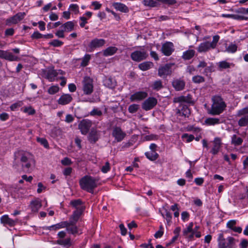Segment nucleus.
<instances>
[{"label": "nucleus", "mask_w": 248, "mask_h": 248, "mask_svg": "<svg viewBox=\"0 0 248 248\" xmlns=\"http://www.w3.org/2000/svg\"><path fill=\"white\" fill-rule=\"evenodd\" d=\"M152 88L156 91H158L163 88L162 82L160 80L155 81L152 84Z\"/></svg>", "instance_id": "44"}, {"label": "nucleus", "mask_w": 248, "mask_h": 248, "mask_svg": "<svg viewBox=\"0 0 248 248\" xmlns=\"http://www.w3.org/2000/svg\"><path fill=\"white\" fill-rule=\"evenodd\" d=\"M237 49V46L234 44L231 43L226 48V50L229 53H234L236 51Z\"/></svg>", "instance_id": "48"}, {"label": "nucleus", "mask_w": 248, "mask_h": 248, "mask_svg": "<svg viewBox=\"0 0 248 248\" xmlns=\"http://www.w3.org/2000/svg\"><path fill=\"white\" fill-rule=\"evenodd\" d=\"M72 100L73 98L70 94H63L61 96L57 102L60 105H65L70 103Z\"/></svg>", "instance_id": "20"}, {"label": "nucleus", "mask_w": 248, "mask_h": 248, "mask_svg": "<svg viewBox=\"0 0 248 248\" xmlns=\"http://www.w3.org/2000/svg\"><path fill=\"white\" fill-rule=\"evenodd\" d=\"M173 102L175 103H179L180 104H183V103H186L188 104H193L192 96L188 94L186 96L181 95L175 97L173 98Z\"/></svg>", "instance_id": "16"}, {"label": "nucleus", "mask_w": 248, "mask_h": 248, "mask_svg": "<svg viewBox=\"0 0 248 248\" xmlns=\"http://www.w3.org/2000/svg\"><path fill=\"white\" fill-rule=\"evenodd\" d=\"M61 163L63 165L68 166L72 164V162L70 158L68 157H65L61 160Z\"/></svg>", "instance_id": "61"}, {"label": "nucleus", "mask_w": 248, "mask_h": 248, "mask_svg": "<svg viewBox=\"0 0 248 248\" xmlns=\"http://www.w3.org/2000/svg\"><path fill=\"white\" fill-rule=\"evenodd\" d=\"M68 224V221H62L56 224H54L46 227V229L49 231H56L57 230L64 228Z\"/></svg>", "instance_id": "24"}, {"label": "nucleus", "mask_w": 248, "mask_h": 248, "mask_svg": "<svg viewBox=\"0 0 248 248\" xmlns=\"http://www.w3.org/2000/svg\"><path fill=\"white\" fill-rule=\"evenodd\" d=\"M220 123V119L217 118H208L205 120V124L208 125H214Z\"/></svg>", "instance_id": "39"}, {"label": "nucleus", "mask_w": 248, "mask_h": 248, "mask_svg": "<svg viewBox=\"0 0 248 248\" xmlns=\"http://www.w3.org/2000/svg\"><path fill=\"white\" fill-rule=\"evenodd\" d=\"M157 99L154 97H149L145 100L142 105V108L146 110H149L154 108L157 104Z\"/></svg>", "instance_id": "12"}, {"label": "nucleus", "mask_w": 248, "mask_h": 248, "mask_svg": "<svg viewBox=\"0 0 248 248\" xmlns=\"http://www.w3.org/2000/svg\"><path fill=\"white\" fill-rule=\"evenodd\" d=\"M153 66V63L150 62H145L139 65V68L142 71H146Z\"/></svg>", "instance_id": "38"}, {"label": "nucleus", "mask_w": 248, "mask_h": 248, "mask_svg": "<svg viewBox=\"0 0 248 248\" xmlns=\"http://www.w3.org/2000/svg\"><path fill=\"white\" fill-rule=\"evenodd\" d=\"M14 156L15 160H20L22 168L26 170H29L30 168L35 164L33 155L29 152L17 151L15 153Z\"/></svg>", "instance_id": "1"}, {"label": "nucleus", "mask_w": 248, "mask_h": 248, "mask_svg": "<svg viewBox=\"0 0 248 248\" xmlns=\"http://www.w3.org/2000/svg\"><path fill=\"white\" fill-rule=\"evenodd\" d=\"M0 222L4 226L8 225L10 227H13L16 224V222L7 215H3L0 217Z\"/></svg>", "instance_id": "23"}, {"label": "nucleus", "mask_w": 248, "mask_h": 248, "mask_svg": "<svg viewBox=\"0 0 248 248\" xmlns=\"http://www.w3.org/2000/svg\"><path fill=\"white\" fill-rule=\"evenodd\" d=\"M37 141L40 143L41 145L44 146L46 148L49 147V144L47 140L45 138H37Z\"/></svg>", "instance_id": "54"}, {"label": "nucleus", "mask_w": 248, "mask_h": 248, "mask_svg": "<svg viewBox=\"0 0 248 248\" xmlns=\"http://www.w3.org/2000/svg\"><path fill=\"white\" fill-rule=\"evenodd\" d=\"M248 114V106L245 107L241 109H240L237 113V115L239 116L246 115Z\"/></svg>", "instance_id": "60"}, {"label": "nucleus", "mask_w": 248, "mask_h": 248, "mask_svg": "<svg viewBox=\"0 0 248 248\" xmlns=\"http://www.w3.org/2000/svg\"><path fill=\"white\" fill-rule=\"evenodd\" d=\"M92 125V121L89 120H83L78 124V128L83 135L88 133L90 128Z\"/></svg>", "instance_id": "11"}, {"label": "nucleus", "mask_w": 248, "mask_h": 248, "mask_svg": "<svg viewBox=\"0 0 248 248\" xmlns=\"http://www.w3.org/2000/svg\"><path fill=\"white\" fill-rule=\"evenodd\" d=\"M236 223L235 220H231L229 221L227 223V227L232 230L235 227Z\"/></svg>", "instance_id": "63"}, {"label": "nucleus", "mask_w": 248, "mask_h": 248, "mask_svg": "<svg viewBox=\"0 0 248 248\" xmlns=\"http://www.w3.org/2000/svg\"><path fill=\"white\" fill-rule=\"evenodd\" d=\"M112 135L117 142H120L124 139L126 136V133L120 127L115 126L113 128Z\"/></svg>", "instance_id": "8"}, {"label": "nucleus", "mask_w": 248, "mask_h": 248, "mask_svg": "<svg viewBox=\"0 0 248 248\" xmlns=\"http://www.w3.org/2000/svg\"><path fill=\"white\" fill-rule=\"evenodd\" d=\"M182 138L184 140H185L186 142H189L193 140L194 137L192 135H189L187 133H185L182 136Z\"/></svg>", "instance_id": "52"}, {"label": "nucleus", "mask_w": 248, "mask_h": 248, "mask_svg": "<svg viewBox=\"0 0 248 248\" xmlns=\"http://www.w3.org/2000/svg\"><path fill=\"white\" fill-rule=\"evenodd\" d=\"M219 39L220 36L218 35H214L211 42L206 41L201 43L197 48V51L199 53H202L207 52L210 49H215L217 46Z\"/></svg>", "instance_id": "4"}, {"label": "nucleus", "mask_w": 248, "mask_h": 248, "mask_svg": "<svg viewBox=\"0 0 248 248\" xmlns=\"http://www.w3.org/2000/svg\"><path fill=\"white\" fill-rule=\"evenodd\" d=\"M164 233V228L163 226L161 225L159 226V229L158 231H157L155 234H154V236L155 238H161Z\"/></svg>", "instance_id": "53"}, {"label": "nucleus", "mask_w": 248, "mask_h": 248, "mask_svg": "<svg viewBox=\"0 0 248 248\" xmlns=\"http://www.w3.org/2000/svg\"><path fill=\"white\" fill-rule=\"evenodd\" d=\"M83 212V211L75 210L71 216L70 217L69 221L71 222V223H76L79 219L80 216L82 215Z\"/></svg>", "instance_id": "31"}, {"label": "nucleus", "mask_w": 248, "mask_h": 248, "mask_svg": "<svg viewBox=\"0 0 248 248\" xmlns=\"http://www.w3.org/2000/svg\"><path fill=\"white\" fill-rule=\"evenodd\" d=\"M30 208L33 212H37L42 206L41 201L38 199H35L31 202Z\"/></svg>", "instance_id": "21"}, {"label": "nucleus", "mask_w": 248, "mask_h": 248, "mask_svg": "<svg viewBox=\"0 0 248 248\" xmlns=\"http://www.w3.org/2000/svg\"><path fill=\"white\" fill-rule=\"evenodd\" d=\"M70 205L75 209V211H84L85 210V206L80 199L71 201Z\"/></svg>", "instance_id": "19"}, {"label": "nucleus", "mask_w": 248, "mask_h": 248, "mask_svg": "<svg viewBox=\"0 0 248 248\" xmlns=\"http://www.w3.org/2000/svg\"><path fill=\"white\" fill-rule=\"evenodd\" d=\"M157 1L156 0H143L142 3L146 6L155 7L157 6Z\"/></svg>", "instance_id": "42"}, {"label": "nucleus", "mask_w": 248, "mask_h": 248, "mask_svg": "<svg viewBox=\"0 0 248 248\" xmlns=\"http://www.w3.org/2000/svg\"><path fill=\"white\" fill-rule=\"evenodd\" d=\"M172 86L176 91H181L184 89L185 82L181 79H175L172 82Z\"/></svg>", "instance_id": "25"}, {"label": "nucleus", "mask_w": 248, "mask_h": 248, "mask_svg": "<svg viewBox=\"0 0 248 248\" xmlns=\"http://www.w3.org/2000/svg\"><path fill=\"white\" fill-rule=\"evenodd\" d=\"M75 24L73 21H68L63 24L61 28L65 32H70L74 30Z\"/></svg>", "instance_id": "33"}, {"label": "nucleus", "mask_w": 248, "mask_h": 248, "mask_svg": "<svg viewBox=\"0 0 248 248\" xmlns=\"http://www.w3.org/2000/svg\"><path fill=\"white\" fill-rule=\"evenodd\" d=\"M118 50V48L115 46H109L103 51V54L105 57L110 56L115 54Z\"/></svg>", "instance_id": "30"}, {"label": "nucleus", "mask_w": 248, "mask_h": 248, "mask_svg": "<svg viewBox=\"0 0 248 248\" xmlns=\"http://www.w3.org/2000/svg\"><path fill=\"white\" fill-rule=\"evenodd\" d=\"M99 135L97 131L94 128L92 129L88 136V140L91 143H95L98 140Z\"/></svg>", "instance_id": "26"}, {"label": "nucleus", "mask_w": 248, "mask_h": 248, "mask_svg": "<svg viewBox=\"0 0 248 248\" xmlns=\"http://www.w3.org/2000/svg\"><path fill=\"white\" fill-rule=\"evenodd\" d=\"M63 43L57 39H55L49 43V44L54 47L61 46L63 45Z\"/></svg>", "instance_id": "55"}, {"label": "nucleus", "mask_w": 248, "mask_h": 248, "mask_svg": "<svg viewBox=\"0 0 248 248\" xmlns=\"http://www.w3.org/2000/svg\"><path fill=\"white\" fill-rule=\"evenodd\" d=\"M26 15L24 12H19L15 16L7 18L6 20V25L10 26L12 24H16L21 21Z\"/></svg>", "instance_id": "10"}, {"label": "nucleus", "mask_w": 248, "mask_h": 248, "mask_svg": "<svg viewBox=\"0 0 248 248\" xmlns=\"http://www.w3.org/2000/svg\"><path fill=\"white\" fill-rule=\"evenodd\" d=\"M43 37V35L40 33L39 31H34L31 35V38L33 39H39Z\"/></svg>", "instance_id": "64"}, {"label": "nucleus", "mask_w": 248, "mask_h": 248, "mask_svg": "<svg viewBox=\"0 0 248 248\" xmlns=\"http://www.w3.org/2000/svg\"><path fill=\"white\" fill-rule=\"evenodd\" d=\"M192 81L195 83H200L204 82V78L200 75L195 76L192 78Z\"/></svg>", "instance_id": "49"}, {"label": "nucleus", "mask_w": 248, "mask_h": 248, "mask_svg": "<svg viewBox=\"0 0 248 248\" xmlns=\"http://www.w3.org/2000/svg\"><path fill=\"white\" fill-rule=\"evenodd\" d=\"M158 2H160L162 3L167 4L168 5H173L176 3L175 0H156Z\"/></svg>", "instance_id": "62"}, {"label": "nucleus", "mask_w": 248, "mask_h": 248, "mask_svg": "<svg viewBox=\"0 0 248 248\" xmlns=\"http://www.w3.org/2000/svg\"><path fill=\"white\" fill-rule=\"evenodd\" d=\"M91 56L89 54H86L82 59L80 65L82 67H85L88 64L90 60Z\"/></svg>", "instance_id": "47"}, {"label": "nucleus", "mask_w": 248, "mask_h": 248, "mask_svg": "<svg viewBox=\"0 0 248 248\" xmlns=\"http://www.w3.org/2000/svg\"><path fill=\"white\" fill-rule=\"evenodd\" d=\"M218 67L220 70L223 69L230 68L231 66H233L232 63H230L225 61H221L218 62Z\"/></svg>", "instance_id": "41"}, {"label": "nucleus", "mask_w": 248, "mask_h": 248, "mask_svg": "<svg viewBox=\"0 0 248 248\" xmlns=\"http://www.w3.org/2000/svg\"><path fill=\"white\" fill-rule=\"evenodd\" d=\"M161 50L164 55L169 56L174 50V45L171 42H167L162 45Z\"/></svg>", "instance_id": "13"}, {"label": "nucleus", "mask_w": 248, "mask_h": 248, "mask_svg": "<svg viewBox=\"0 0 248 248\" xmlns=\"http://www.w3.org/2000/svg\"><path fill=\"white\" fill-rule=\"evenodd\" d=\"M193 222H190L189 223L187 227L183 230V233L184 236L187 235L188 233H190L195 230L193 229Z\"/></svg>", "instance_id": "45"}, {"label": "nucleus", "mask_w": 248, "mask_h": 248, "mask_svg": "<svg viewBox=\"0 0 248 248\" xmlns=\"http://www.w3.org/2000/svg\"><path fill=\"white\" fill-rule=\"evenodd\" d=\"M59 90L60 88L58 85H53L48 88L47 93L49 94L53 95L57 93Z\"/></svg>", "instance_id": "46"}, {"label": "nucleus", "mask_w": 248, "mask_h": 248, "mask_svg": "<svg viewBox=\"0 0 248 248\" xmlns=\"http://www.w3.org/2000/svg\"><path fill=\"white\" fill-rule=\"evenodd\" d=\"M90 115L93 116H101L102 115V112L98 108H94L90 112Z\"/></svg>", "instance_id": "51"}, {"label": "nucleus", "mask_w": 248, "mask_h": 248, "mask_svg": "<svg viewBox=\"0 0 248 248\" xmlns=\"http://www.w3.org/2000/svg\"><path fill=\"white\" fill-rule=\"evenodd\" d=\"M97 179L86 175L80 180L79 185L82 189L93 193L94 189L97 186Z\"/></svg>", "instance_id": "3"}, {"label": "nucleus", "mask_w": 248, "mask_h": 248, "mask_svg": "<svg viewBox=\"0 0 248 248\" xmlns=\"http://www.w3.org/2000/svg\"><path fill=\"white\" fill-rule=\"evenodd\" d=\"M173 65L172 63H167L160 66L158 70V75L162 78H166L170 75L172 73L171 68Z\"/></svg>", "instance_id": "7"}, {"label": "nucleus", "mask_w": 248, "mask_h": 248, "mask_svg": "<svg viewBox=\"0 0 248 248\" xmlns=\"http://www.w3.org/2000/svg\"><path fill=\"white\" fill-rule=\"evenodd\" d=\"M238 124L240 126H248V115L242 117L238 122Z\"/></svg>", "instance_id": "43"}, {"label": "nucleus", "mask_w": 248, "mask_h": 248, "mask_svg": "<svg viewBox=\"0 0 248 248\" xmlns=\"http://www.w3.org/2000/svg\"><path fill=\"white\" fill-rule=\"evenodd\" d=\"M57 77V73L56 70L54 69H50L47 70L46 78H47L49 81H53L55 79V78Z\"/></svg>", "instance_id": "35"}, {"label": "nucleus", "mask_w": 248, "mask_h": 248, "mask_svg": "<svg viewBox=\"0 0 248 248\" xmlns=\"http://www.w3.org/2000/svg\"><path fill=\"white\" fill-rule=\"evenodd\" d=\"M23 111L29 115H33L35 113V110L31 107H25Z\"/></svg>", "instance_id": "56"}, {"label": "nucleus", "mask_w": 248, "mask_h": 248, "mask_svg": "<svg viewBox=\"0 0 248 248\" xmlns=\"http://www.w3.org/2000/svg\"><path fill=\"white\" fill-rule=\"evenodd\" d=\"M75 223H71L68 221V224L65 226L66 230L72 234H76L78 233V228Z\"/></svg>", "instance_id": "27"}, {"label": "nucleus", "mask_w": 248, "mask_h": 248, "mask_svg": "<svg viewBox=\"0 0 248 248\" xmlns=\"http://www.w3.org/2000/svg\"><path fill=\"white\" fill-rule=\"evenodd\" d=\"M93 81L89 77H84L82 81V90L85 95H90L93 91Z\"/></svg>", "instance_id": "5"}, {"label": "nucleus", "mask_w": 248, "mask_h": 248, "mask_svg": "<svg viewBox=\"0 0 248 248\" xmlns=\"http://www.w3.org/2000/svg\"><path fill=\"white\" fill-rule=\"evenodd\" d=\"M161 214L162 216L166 219L168 224H169L172 218L171 213L168 209L164 208L163 212H161Z\"/></svg>", "instance_id": "37"}, {"label": "nucleus", "mask_w": 248, "mask_h": 248, "mask_svg": "<svg viewBox=\"0 0 248 248\" xmlns=\"http://www.w3.org/2000/svg\"><path fill=\"white\" fill-rule=\"evenodd\" d=\"M110 164L108 162H106L101 168V171L103 173H107L110 170Z\"/></svg>", "instance_id": "58"}, {"label": "nucleus", "mask_w": 248, "mask_h": 248, "mask_svg": "<svg viewBox=\"0 0 248 248\" xmlns=\"http://www.w3.org/2000/svg\"><path fill=\"white\" fill-rule=\"evenodd\" d=\"M148 94L145 92H138L130 96V100L131 102L140 101L145 98Z\"/></svg>", "instance_id": "18"}, {"label": "nucleus", "mask_w": 248, "mask_h": 248, "mask_svg": "<svg viewBox=\"0 0 248 248\" xmlns=\"http://www.w3.org/2000/svg\"><path fill=\"white\" fill-rule=\"evenodd\" d=\"M189 214L187 211H184L181 214V218L184 222L187 221L189 218Z\"/></svg>", "instance_id": "59"}, {"label": "nucleus", "mask_w": 248, "mask_h": 248, "mask_svg": "<svg viewBox=\"0 0 248 248\" xmlns=\"http://www.w3.org/2000/svg\"><path fill=\"white\" fill-rule=\"evenodd\" d=\"M139 108V105L138 104H132L128 107V111L130 113H134L136 112Z\"/></svg>", "instance_id": "50"}, {"label": "nucleus", "mask_w": 248, "mask_h": 248, "mask_svg": "<svg viewBox=\"0 0 248 248\" xmlns=\"http://www.w3.org/2000/svg\"><path fill=\"white\" fill-rule=\"evenodd\" d=\"M104 84L109 88L113 89L116 86V82L113 78H108L104 79Z\"/></svg>", "instance_id": "32"}, {"label": "nucleus", "mask_w": 248, "mask_h": 248, "mask_svg": "<svg viewBox=\"0 0 248 248\" xmlns=\"http://www.w3.org/2000/svg\"><path fill=\"white\" fill-rule=\"evenodd\" d=\"M212 104L208 113L212 115H217L222 113L226 108V104L223 99L218 95L212 98Z\"/></svg>", "instance_id": "2"}, {"label": "nucleus", "mask_w": 248, "mask_h": 248, "mask_svg": "<svg viewBox=\"0 0 248 248\" xmlns=\"http://www.w3.org/2000/svg\"><path fill=\"white\" fill-rule=\"evenodd\" d=\"M243 140L236 134H233L231 136V143L234 146H239L242 145Z\"/></svg>", "instance_id": "28"}, {"label": "nucleus", "mask_w": 248, "mask_h": 248, "mask_svg": "<svg viewBox=\"0 0 248 248\" xmlns=\"http://www.w3.org/2000/svg\"><path fill=\"white\" fill-rule=\"evenodd\" d=\"M147 53L144 50H136L131 54V59L135 62H140L147 58Z\"/></svg>", "instance_id": "9"}, {"label": "nucleus", "mask_w": 248, "mask_h": 248, "mask_svg": "<svg viewBox=\"0 0 248 248\" xmlns=\"http://www.w3.org/2000/svg\"><path fill=\"white\" fill-rule=\"evenodd\" d=\"M218 248H233L234 239L232 237H228L225 239L222 233H220L218 238Z\"/></svg>", "instance_id": "6"}, {"label": "nucleus", "mask_w": 248, "mask_h": 248, "mask_svg": "<svg viewBox=\"0 0 248 248\" xmlns=\"http://www.w3.org/2000/svg\"><path fill=\"white\" fill-rule=\"evenodd\" d=\"M146 157L151 161H154L157 159L158 154L155 151L148 152L145 153Z\"/></svg>", "instance_id": "40"}, {"label": "nucleus", "mask_w": 248, "mask_h": 248, "mask_svg": "<svg viewBox=\"0 0 248 248\" xmlns=\"http://www.w3.org/2000/svg\"><path fill=\"white\" fill-rule=\"evenodd\" d=\"M57 244L63 246L66 248H69L71 245V240L70 238L65 239H59L57 240Z\"/></svg>", "instance_id": "36"}, {"label": "nucleus", "mask_w": 248, "mask_h": 248, "mask_svg": "<svg viewBox=\"0 0 248 248\" xmlns=\"http://www.w3.org/2000/svg\"><path fill=\"white\" fill-rule=\"evenodd\" d=\"M23 105V103L22 101H19L13 104L10 106V109L12 111H15L17 108L22 106Z\"/></svg>", "instance_id": "57"}, {"label": "nucleus", "mask_w": 248, "mask_h": 248, "mask_svg": "<svg viewBox=\"0 0 248 248\" xmlns=\"http://www.w3.org/2000/svg\"><path fill=\"white\" fill-rule=\"evenodd\" d=\"M195 54L193 49H189L183 52L182 58L185 60H189L192 58Z\"/></svg>", "instance_id": "34"}, {"label": "nucleus", "mask_w": 248, "mask_h": 248, "mask_svg": "<svg viewBox=\"0 0 248 248\" xmlns=\"http://www.w3.org/2000/svg\"><path fill=\"white\" fill-rule=\"evenodd\" d=\"M213 147L211 152L213 155H216L219 152L221 145V140L219 138H215L213 141Z\"/></svg>", "instance_id": "22"}, {"label": "nucleus", "mask_w": 248, "mask_h": 248, "mask_svg": "<svg viewBox=\"0 0 248 248\" xmlns=\"http://www.w3.org/2000/svg\"><path fill=\"white\" fill-rule=\"evenodd\" d=\"M105 44L106 41L104 39L95 38L91 41L89 47L92 50L94 48L104 46Z\"/></svg>", "instance_id": "17"}, {"label": "nucleus", "mask_w": 248, "mask_h": 248, "mask_svg": "<svg viewBox=\"0 0 248 248\" xmlns=\"http://www.w3.org/2000/svg\"><path fill=\"white\" fill-rule=\"evenodd\" d=\"M113 7L117 11L123 13H127L129 11L128 7L124 4L119 2H114L112 4Z\"/></svg>", "instance_id": "29"}, {"label": "nucleus", "mask_w": 248, "mask_h": 248, "mask_svg": "<svg viewBox=\"0 0 248 248\" xmlns=\"http://www.w3.org/2000/svg\"><path fill=\"white\" fill-rule=\"evenodd\" d=\"M176 113L178 116L188 117L190 113V111L186 105L180 104L179 107L176 108Z\"/></svg>", "instance_id": "14"}, {"label": "nucleus", "mask_w": 248, "mask_h": 248, "mask_svg": "<svg viewBox=\"0 0 248 248\" xmlns=\"http://www.w3.org/2000/svg\"><path fill=\"white\" fill-rule=\"evenodd\" d=\"M0 58L9 61H18L19 58L9 51L0 50Z\"/></svg>", "instance_id": "15"}]
</instances>
